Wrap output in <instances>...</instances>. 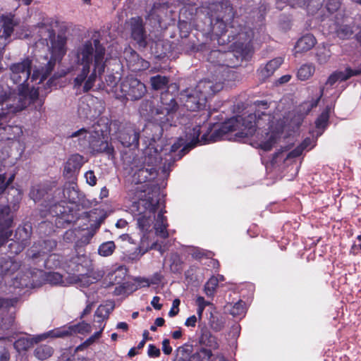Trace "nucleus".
I'll list each match as a JSON object with an SVG mask.
<instances>
[{
    "instance_id": "f257e3e1",
    "label": "nucleus",
    "mask_w": 361,
    "mask_h": 361,
    "mask_svg": "<svg viewBox=\"0 0 361 361\" xmlns=\"http://www.w3.org/2000/svg\"><path fill=\"white\" fill-rule=\"evenodd\" d=\"M179 108L176 94L169 90L161 93L160 102L157 106L151 100H145L140 106V113L142 116L152 118L161 123H175L177 125V111Z\"/></svg>"
},
{
    "instance_id": "f03ea898",
    "label": "nucleus",
    "mask_w": 361,
    "mask_h": 361,
    "mask_svg": "<svg viewBox=\"0 0 361 361\" xmlns=\"http://www.w3.org/2000/svg\"><path fill=\"white\" fill-rule=\"evenodd\" d=\"M35 27L38 29L39 40L42 41L43 44L46 43L49 51L47 55L41 56L37 59L41 63L39 68H54L57 63H60L65 54L64 47L66 39L60 35L56 37L55 32L50 25L40 23L36 25Z\"/></svg>"
},
{
    "instance_id": "7ed1b4c3",
    "label": "nucleus",
    "mask_w": 361,
    "mask_h": 361,
    "mask_svg": "<svg viewBox=\"0 0 361 361\" xmlns=\"http://www.w3.org/2000/svg\"><path fill=\"white\" fill-rule=\"evenodd\" d=\"M260 118L257 116L256 114H250L245 117L233 116L227 121L223 122L219 127L215 129L210 135V140L216 142L224 139V137L230 133L237 131L235 136L238 137H247L252 136L257 127L259 123Z\"/></svg>"
},
{
    "instance_id": "20e7f679",
    "label": "nucleus",
    "mask_w": 361,
    "mask_h": 361,
    "mask_svg": "<svg viewBox=\"0 0 361 361\" xmlns=\"http://www.w3.org/2000/svg\"><path fill=\"white\" fill-rule=\"evenodd\" d=\"M160 204V190L157 186L149 188L142 197L133 203L131 209L137 216V225L142 232L149 230Z\"/></svg>"
},
{
    "instance_id": "39448f33",
    "label": "nucleus",
    "mask_w": 361,
    "mask_h": 361,
    "mask_svg": "<svg viewBox=\"0 0 361 361\" xmlns=\"http://www.w3.org/2000/svg\"><path fill=\"white\" fill-rule=\"evenodd\" d=\"M39 90L37 88H30L27 84L23 83L18 88V92H11L4 90L0 85V105L6 102L4 109L5 115L16 114L25 109L30 104L35 103L39 98Z\"/></svg>"
},
{
    "instance_id": "423d86ee",
    "label": "nucleus",
    "mask_w": 361,
    "mask_h": 361,
    "mask_svg": "<svg viewBox=\"0 0 361 361\" xmlns=\"http://www.w3.org/2000/svg\"><path fill=\"white\" fill-rule=\"evenodd\" d=\"M204 127L207 128V131L200 138V135L202 128V126L196 125L192 128L188 126L185 128V137H178L171 146V153H175L178 151V154L173 157L174 161L180 159L190 149L195 147L198 144L205 145L209 142H213L210 140L209 135L212 130V126L209 124L208 126L206 125Z\"/></svg>"
},
{
    "instance_id": "0eeeda50",
    "label": "nucleus",
    "mask_w": 361,
    "mask_h": 361,
    "mask_svg": "<svg viewBox=\"0 0 361 361\" xmlns=\"http://www.w3.org/2000/svg\"><path fill=\"white\" fill-rule=\"evenodd\" d=\"M90 132L88 147L92 154H104L109 159H115V150L111 143L107 141V134H110L109 119L99 118L92 126Z\"/></svg>"
},
{
    "instance_id": "6e6552de",
    "label": "nucleus",
    "mask_w": 361,
    "mask_h": 361,
    "mask_svg": "<svg viewBox=\"0 0 361 361\" xmlns=\"http://www.w3.org/2000/svg\"><path fill=\"white\" fill-rule=\"evenodd\" d=\"M95 47L94 48L90 41H87L82 46L79 47L75 53V61L78 65L82 66V68H105L110 66V63L106 59L104 60L105 48L100 44L98 39L93 41Z\"/></svg>"
},
{
    "instance_id": "1a4fd4ad",
    "label": "nucleus",
    "mask_w": 361,
    "mask_h": 361,
    "mask_svg": "<svg viewBox=\"0 0 361 361\" xmlns=\"http://www.w3.org/2000/svg\"><path fill=\"white\" fill-rule=\"evenodd\" d=\"M254 38L253 30L248 27H241L240 30L232 35V40H234L231 47H233L235 49L234 51H230L226 54V57L233 61V59L238 60L241 58V61H247L251 59L252 53V46L251 42Z\"/></svg>"
},
{
    "instance_id": "9d476101",
    "label": "nucleus",
    "mask_w": 361,
    "mask_h": 361,
    "mask_svg": "<svg viewBox=\"0 0 361 361\" xmlns=\"http://www.w3.org/2000/svg\"><path fill=\"white\" fill-rule=\"evenodd\" d=\"M152 149L154 147H152L145 149L143 166L133 175V178L137 184L153 180L158 175L157 166L162 159L161 148L160 149H154V154H152Z\"/></svg>"
},
{
    "instance_id": "9b49d317",
    "label": "nucleus",
    "mask_w": 361,
    "mask_h": 361,
    "mask_svg": "<svg viewBox=\"0 0 361 361\" xmlns=\"http://www.w3.org/2000/svg\"><path fill=\"white\" fill-rule=\"evenodd\" d=\"M111 133L125 147L139 146L140 130L136 128L135 124L127 121L114 120L109 121Z\"/></svg>"
},
{
    "instance_id": "f8f14e48",
    "label": "nucleus",
    "mask_w": 361,
    "mask_h": 361,
    "mask_svg": "<svg viewBox=\"0 0 361 361\" xmlns=\"http://www.w3.org/2000/svg\"><path fill=\"white\" fill-rule=\"evenodd\" d=\"M63 269L69 274L77 275L79 280L87 276L90 277L92 271V263L85 253H76L66 260Z\"/></svg>"
},
{
    "instance_id": "ddd939ff",
    "label": "nucleus",
    "mask_w": 361,
    "mask_h": 361,
    "mask_svg": "<svg viewBox=\"0 0 361 361\" xmlns=\"http://www.w3.org/2000/svg\"><path fill=\"white\" fill-rule=\"evenodd\" d=\"M48 212L56 218L55 225L58 228H65L79 219L76 211L68 207L66 200L51 205Z\"/></svg>"
},
{
    "instance_id": "4468645a",
    "label": "nucleus",
    "mask_w": 361,
    "mask_h": 361,
    "mask_svg": "<svg viewBox=\"0 0 361 361\" xmlns=\"http://www.w3.org/2000/svg\"><path fill=\"white\" fill-rule=\"evenodd\" d=\"M120 87L123 94L131 101L140 100L147 92L145 85L132 75L125 78Z\"/></svg>"
},
{
    "instance_id": "2eb2a0df",
    "label": "nucleus",
    "mask_w": 361,
    "mask_h": 361,
    "mask_svg": "<svg viewBox=\"0 0 361 361\" xmlns=\"http://www.w3.org/2000/svg\"><path fill=\"white\" fill-rule=\"evenodd\" d=\"M176 126L175 123L168 122V123H165L161 121H155L154 123L145 125L143 128V133L149 140V144L147 148L149 147H154V149H152V154H154V149H158L154 145L157 141H159L161 138L164 131L168 130L171 127H176Z\"/></svg>"
},
{
    "instance_id": "dca6fc26",
    "label": "nucleus",
    "mask_w": 361,
    "mask_h": 361,
    "mask_svg": "<svg viewBox=\"0 0 361 361\" xmlns=\"http://www.w3.org/2000/svg\"><path fill=\"white\" fill-rule=\"evenodd\" d=\"M32 231V226L28 224L19 226L16 230L13 242L8 245L10 252L16 255L20 253L27 245Z\"/></svg>"
},
{
    "instance_id": "f3484780",
    "label": "nucleus",
    "mask_w": 361,
    "mask_h": 361,
    "mask_svg": "<svg viewBox=\"0 0 361 361\" xmlns=\"http://www.w3.org/2000/svg\"><path fill=\"white\" fill-rule=\"evenodd\" d=\"M13 216L8 205L0 206V247L7 243L13 231Z\"/></svg>"
},
{
    "instance_id": "a211bd4d",
    "label": "nucleus",
    "mask_w": 361,
    "mask_h": 361,
    "mask_svg": "<svg viewBox=\"0 0 361 361\" xmlns=\"http://www.w3.org/2000/svg\"><path fill=\"white\" fill-rule=\"evenodd\" d=\"M184 107L190 111H196L206 107L207 101L195 89L188 88L180 93Z\"/></svg>"
},
{
    "instance_id": "6ab92c4d",
    "label": "nucleus",
    "mask_w": 361,
    "mask_h": 361,
    "mask_svg": "<svg viewBox=\"0 0 361 361\" xmlns=\"http://www.w3.org/2000/svg\"><path fill=\"white\" fill-rule=\"evenodd\" d=\"M218 77L219 75H216L214 73L212 79H202L198 82L195 88H194L202 97H205L207 102L223 89L222 82L218 80Z\"/></svg>"
},
{
    "instance_id": "aec40b11",
    "label": "nucleus",
    "mask_w": 361,
    "mask_h": 361,
    "mask_svg": "<svg viewBox=\"0 0 361 361\" xmlns=\"http://www.w3.org/2000/svg\"><path fill=\"white\" fill-rule=\"evenodd\" d=\"M130 30L131 37L136 42L139 47H147L149 40L147 38L142 18H133L130 22Z\"/></svg>"
},
{
    "instance_id": "412c9836",
    "label": "nucleus",
    "mask_w": 361,
    "mask_h": 361,
    "mask_svg": "<svg viewBox=\"0 0 361 361\" xmlns=\"http://www.w3.org/2000/svg\"><path fill=\"white\" fill-rule=\"evenodd\" d=\"M200 326V335L198 336V343L200 345L199 349L209 350L213 353V350H218L219 343L216 336L213 335L206 325Z\"/></svg>"
},
{
    "instance_id": "4be33fe9",
    "label": "nucleus",
    "mask_w": 361,
    "mask_h": 361,
    "mask_svg": "<svg viewBox=\"0 0 361 361\" xmlns=\"http://www.w3.org/2000/svg\"><path fill=\"white\" fill-rule=\"evenodd\" d=\"M90 331V324L82 321L76 324L71 325L68 328L58 329L51 331L48 333V335L55 338H63L68 336H72L75 334H85Z\"/></svg>"
},
{
    "instance_id": "5701e85b",
    "label": "nucleus",
    "mask_w": 361,
    "mask_h": 361,
    "mask_svg": "<svg viewBox=\"0 0 361 361\" xmlns=\"http://www.w3.org/2000/svg\"><path fill=\"white\" fill-rule=\"evenodd\" d=\"M90 69H82V71L74 79V86L75 87H80L82 83L83 92H89L94 85L97 79V69H92V72L90 73Z\"/></svg>"
},
{
    "instance_id": "b1692460",
    "label": "nucleus",
    "mask_w": 361,
    "mask_h": 361,
    "mask_svg": "<svg viewBox=\"0 0 361 361\" xmlns=\"http://www.w3.org/2000/svg\"><path fill=\"white\" fill-rule=\"evenodd\" d=\"M83 159V156L79 154H72L65 164L63 176L68 179L75 177L84 164Z\"/></svg>"
},
{
    "instance_id": "393cba45",
    "label": "nucleus",
    "mask_w": 361,
    "mask_h": 361,
    "mask_svg": "<svg viewBox=\"0 0 361 361\" xmlns=\"http://www.w3.org/2000/svg\"><path fill=\"white\" fill-rule=\"evenodd\" d=\"M211 11H214L215 15L221 17L222 20L230 21L233 20L235 12L229 0H222L219 2L212 4L209 6Z\"/></svg>"
},
{
    "instance_id": "a878e982",
    "label": "nucleus",
    "mask_w": 361,
    "mask_h": 361,
    "mask_svg": "<svg viewBox=\"0 0 361 361\" xmlns=\"http://www.w3.org/2000/svg\"><path fill=\"white\" fill-rule=\"evenodd\" d=\"M178 46L180 49L187 54L204 51L207 49V44L200 42L195 35H189L188 38L178 40Z\"/></svg>"
},
{
    "instance_id": "bb28decb",
    "label": "nucleus",
    "mask_w": 361,
    "mask_h": 361,
    "mask_svg": "<svg viewBox=\"0 0 361 361\" xmlns=\"http://www.w3.org/2000/svg\"><path fill=\"white\" fill-rule=\"evenodd\" d=\"M361 74V69H345L344 71H336L328 78L326 85L332 87L336 82L346 81L353 76Z\"/></svg>"
},
{
    "instance_id": "cd10ccee",
    "label": "nucleus",
    "mask_w": 361,
    "mask_h": 361,
    "mask_svg": "<svg viewBox=\"0 0 361 361\" xmlns=\"http://www.w3.org/2000/svg\"><path fill=\"white\" fill-rule=\"evenodd\" d=\"M165 205L163 203V208L161 209L160 212L158 213L156 222L154 224V229L157 235L166 239L169 237V232L167 231V228L169 224L167 223V218L164 215L166 211L164 209Z\"/></svg>"
},
{
    "instance_id": "c85d7f7f",
    "label": "nucleus",
    "mask_w": 361,
    "mask_h": 361,
    "mask_svg": "<svg viewBox=\"0 0 361 361\" xmlns=\"http://www.w3.org/2000/svg\"><path fill=\"white\" fill-rule=\"evenodd\" d=\"M20 268V264L9 256L0 257V276L12 275Z\"/></svg>"
},
{
    "instance_id": "c756f323",
    "label": "nucleus",
    "mask_w": 361,
    "mask_h": 361,
    "mask_svg": "<svg viewBox=\"0 0 361 361\" xmlns=\"http://www.w3.org/2000/svg\"><path fill=\"white\" fill-rule=\"evenodd\" d=\"M215 13L211 11L209 7L203 13L202 16L197 22V27L206 34H210L214 29L212 27L214 22Z\"/></svg>"
},
{
    "instance_id": "7c9ffc66",
    "label": "nucleus",
    "mask_w": 361,
    "mask_h": 361,
    "mask_svg": "<svg viewBox=\"0 0 361 361\" xmlns=\"http://www.w3.org/2000/svg\"><path fill=\"white\" fill-rule=\"evenodd\" d=\"M109 71V69H107ZM105 69H99L98 76L99 80L102 81L103 85L102 88L109 87L111 90H112L114 87H115L118 82L121 79V73L119 72H116V75L111 72L107 71L106 75L104 74ZM102 87V86H99Z\"/></svg>"
},
{
    "instance_id": "2f4dec72",
    "label": "nucleus",
    "mask_w": 361,
    "mask_h": 361,
    "mask_svg": "<svg viewBox=\"0 0 361 361\" xmlns=\"http://www.w3.org/2000/svg\"><path fill=\"white\" fill-rule=\"evenodd\" d=\"M166 11V8L164 4L154 3L146 16V19L149 20L153 24V26L159 25L161 27L162 15L165 13Z\"/></svg>"
},
{
    "instance_id": "473e14b6",
    "label": "nucleus",
    "mask_w": 361,
    "mask_h": 361,
    "mask_svg": "<svg viewBox=\"0 0 361 361\" xmlns=\"http://www.w3.org/2000/svg\"><path fill=\"white\" fill-rule=\"evenodd\" d=\"M47 337V336L44 334L32 339L24 337L19 338L14 342L13 346L14 348L18 353H21L27 350L30 348H31L33 345L34 343H37L39 341H42L43 338H46Z\"/></svg>"
},
{
    "instance_id": "72a5a7b5",
    "label": "nucleus",
    "mask_w": 361,
    "mask_h": 361,
    "mask_svg": "<svg viewBox=\"0 0 361 361\" xmlns=\"http://www.w3.org/2000/svg\"><path fill=\"white\" fill-rule=\"evenodd\" d=\"M151 85L153 90H159L165 87L173 89L175 91H178V87L176 84H171L169 86V78L167 76L157 75L150 78Z\"/></svg>"
},
{
    "instance_id": "f704fd0d",
    "label": "nucleus",
    "mask_w": 361,
    "mask_h": 361,
    "mask_svg": "<svg viewBox=\"0 0 361 361\" xmlns=\"http://www.w3.org/2000/svg\"><path fill=\"white\" fill-rule=\"evenodd\" d=\"M316 44L315 37L311 34H307L300 37L296 42V52H303L311 49Z\"/></svg>"
},
{
    "instance_id": "c9c22d12",
    "label": "nucleus",
    "mask_w": 361,
    "mask_h": 361,
    "mask_svg": "<svg viewBox=\"0 0 361 361\" xmlns=\"http://www.w3.org/2000/svg\"><path fill=\"white\" fill-rule=\"evenodd\" d=\"M126 66L128 68L140 66L148 68L149 62L140 58L139 55L134 51L125 52Z\"/></svg>"
},
{
    "instance_id": "e433bc0d",
    "label": "nucleus",
    "mask_w": 361,
    "mask_h": 361,
    "mask_svg": "<svg viewBox=\"0 0 361 361\" xmlns=\"http://www.w3.org/2000/svg\"><path fill=\"white\" fill-rule=\"evenodd\" d=\"M215 75H219L218 80L222 82V85H229L230 82H234L238 79V73L231 69H216Z\"/></svg>"
},
{
    "instance_id": "4c0bfd02",
    "label": "nucleus",
    "mask_w": 361,
    "mask_h": 361,
    "mask_svg": "<svg viewBox=\"0 0 361 361\" xmlns=\"http://www.w3.org/2000/svg\"><path fill=\"white\" fill-rule=\"evenodd\" d=\"M1 22L2 23V27L4 29L1 37H4L5 39H7L11 37L13 32V28L18 25V23L14 21L13 16L5 15L1 16Z\"/></svg>"
},
{
    "instance_id": "58836bf2",
    "label": "nucleus",
    "mask_w": 361,
    "mask_h": 361,
    "mask_svg": "<svg viewBox=\"0 0 361 361\" xmlns=\"http://www.w3.org/2000/svg\"><path fill=\"white\" fill-rule=\"evenodd\" d=\"M76 188V184L72 183L65 185L63 190V197L70 203H76L79 200V191Z\"/></svg>"
},
{
    "instance_id": "ea45409f",
    "label": "nucleus",
    "mask_w": 361,
    "mask_h": 361,
    "mask_svg": "<svg viewBox=\"0 0 361 361\" xmlns=\"http://www.w3.org/2000/svg\"><path fill=\"white\" fill-rule=\"evenodd\" d=\"M329 117L330 109L326 107L317 118L314 123L316 128L319 130H321L319 135H322L329 126Z\"/></svg>"
},
{
    "instance_id": "a19ab883",
    "label": "nucleus",
    "mask_w": 361,
    "mask_h": 361,
    "mask_svg": "<svg viewBox=\"0 0 361 361\" xmlns=\"http://www.w3.org/2000/svg\"><path fill=\"white\" fill-rule=\"evenodd\" d=\"M226 20H222L221 17H219L215 15L214 22L212 25L214 29L212 31H211V33L217 37L219 35H222L223 34L229 32V30L226 29Z\"/></svg>"
},
{
    "instance_id": "79ce46f5",
    "label": "nucleus",
    "mask_w": 361,
    "mask_h": 361,
    "mask_svg": "<svg viewBox=\"0 0 361 361\" xmlns=\"http://www.w3.org/2000/svg\"><path fill=\"white\" fill-rule=\"evenodd\" d=\"M53 353L54 349L50 345H39L35 349L34 355L37 359L44 360L50 357Z\"/></svg>"
},
{
    "instance_id": "37998d69",
    "label": "nucleus",
    "mask_w": 361,
    "mask_h": 361,
    "mask_svg": "<svg viewBox=\"0 0 361 361\" xmlns=\"http://www.w3.org/2000/svg\"><path fill=\"white\" fill-rule=\"evenodd\" d=\"M78 111L81 118L91 119L95 116V114H92V109L86 99L80 100Z\"/></svg>"
},
{
    "instance_id": "c03bdc74",
    "label": "nucleus",
    "mask_w": 361,
    "mask_h": 361,
    "mask_svg": "<svg viewBox=\"0 0 361 361\" xmlns=\"http://www.w3.org/2000/svg\"><path fill=\"white\" fill-rule=\"evenodd\" d=\"M213 353L209 350L198 349L195 353L190 355L188 361H212Z\"/></svg>"
},
{
    "instance_id": "a18cd8bd",
    "label": "nucleus",
    "mask_w": 361,
    "mask_h": 361,
    "mask_svg": "<svg viewBox=\"0 0 361 361\" xmlns=\"http://www.w3.org/2000/svg\"><path fill=\"white\" fill-rule=\"evenodd\" d=\"M114 308V305L108 307L107 305H100L95 311L94 316L98 319L97 322L102 323L104 320L108 319L110 313Z\"/></svg>"
},
{
    "instance_id": "49530a36",
    "label": "nucleus",
    "mask_w": 361,
    "mask_h": 361,
    "mask_svg": "<svg viewBox=\"0 0 361 361\" xmlns=\"http://www.w3.org/2000/svg\"><path fill=\"white\" fill-rule=\"evenodd\" d=\"M270 104V102L266 100L255 101L253 103L255 108L254 114H256L257 116L260 119H262L263 116H269L266 111L269 108Z\"/></svg>"
},
{
    "instance_id": "de8ad7c7",
    "label": "nucleus",
    "mask_w": 361,
    "mask_h": 361,
    "mask_svg": "<svg viewBox=\"0 0 361 361\" xmlns=\"http://www.w3.org/2000/svg\"><path fill=\"white\" fill-rule=\"evenodd\" d=\"M62 257L61 255L50 254L44 261V267L48 269H57L61 266Z\"/></svg>"
},
{
    "instance_id": "09e8293b",
    "label": "nucleus",
    "mask_w": 361,
    "mask_h": 361,
    "mask_svg": "<svg viewBox=\"0 0 361 361\" xmlns=\"http://www.w3.org/2000/svg\"><path fill=\"white\" fill-rule=\"evenodd\" d=\"M116 250V245L114 241H106L102 243L98 248V253L102 257L111 255Z\"/></svg>"
},
{
    "instance_id": "8fccbe9b",
    "label": "nucleus",
    "mask_w": 361,
    "mask_h": 361,
    "mask_svg": "<svg viewBox=\"0 0 361 361\" xmlns=\"http://www.w3.org/2000/svg\"><path fill=\"white\" fill-rule=\"evenodd\" d=\"M209 324L213 331H214L215 332H219L224 329L225 322L223 318L218 317L211 314L209 320Z\"/></svg>"
},
{
    "instance_id": "3c124183",
    "label": "nucleus",
    "mask_w": 361,
    "mask_h": 361,
    "mask_svg": "<svg viewBox=\"0 0 361 361\" xmlns=\"http://www.w3.org/2000/svg\"><path fill=\"white\" fill-rule=\"evenodd\" d=\"M170 269L174 274H180L183 270V261L179 255H174L171 258Z\"/></svg>"
},
{
    "instance_id": "603ef678",
    "label": "nucleus",
    "mask_w": 361,
    "mask_h": 361,
    "mask_svg": "<svg viewBox=\"0 0 361 361\" xmlns=\"http://www.w3.org/2000/svg\"><path fill=\"white\" fill-rule=\"evenodd\" d=\"M245 313V302L239 300L230 310V314L233 317H240Z\"/></svg>"
},
{
    "instance_id": "864d4df0",
    "label": "nucleus",
    "mask_w": 361,
    "mask_h": 361,
    "mask_svg": "<svg viewBox=\"0 0 361 361\" xmlns=\"http://www.w3.org/2000/svg\"><path fill=\"white\" fill-rule=\"evenodd\" d=\"M190 354L191 350L189 348L180 346L177 350V353L173 361H188Z\"/></svg>"
},
{
    "instance_id": "5fc2aeb1",
    "label": "nucleus",
    "mask_w": 361,
    "mask_h": 361,
    "mask_svg": "<svg viewBox=\"0 0 361 361\" xmlns=\"http://www.w3.org/2000/svg\"><path fill=\"white\" fill-rule=\"evenodd\" d=\"M164 46L165 44L164 41L158 40L157 42H152L151 48L155 49L154 53L158 57H164L166 54V51L163 50Z\"/></svg>"
},
{
    "instance_id": "6e6d98bb",
    "label": "nucleus",
    "mask_w": 361,
    "mask_h": 361,
    "mask_svg": "<svg viewBox=\"0 0 361 361\" xmlns=\"http://www.w3.org/2000/svg\"><path fill=\"white\" fill-rule=\"evenodd\" d=\"M276 142V136L274 135H271L267 140L263 141L259 144V147L264 151L268 152L273 148Z\"/></svg>"
},
{
    "instance_id": "4d7b16f0",
    "label": "nucleus",
    "mask_w": 361,
    "mask_h": 361,
    "mask_svg": "<svg viewBox=\"0 0 361 361\" xmlns=\"http://www.w3.org/2000/svg\"><path fill=\"white\" fill-rule=\"evenodd\" d=\"M88 133H90V132L86 128H82L68 135V137L71 138L78 137V142L80 144H81L80 142L86 139Z\"/></svg>"
},
{
    "instance_id": "13d9d810",
    "label": "nucleus",
    "mask_w": 361,
    "mask_h": 361,
    "mask_svg": "<svg viewBox=\"0 0 361 361\" xmlns=\"http://www.w3.org/2000/svg\"><path fill=\"white\" fill-rule=\"evenodd\" d=\"M314 69H298L297 77L304 81L310 78L314 73Z\"/></svg>"
},
{
    "instance_id": "bf43d9fd",
    "label": "nucleus",
    "mask_w": 361,
    "mask_h": 361,
    "mask_svg": "<svg viewBox=\"0 0 361 361\" xmlns=\"http://www.w3.org/2000/svg\"><path fill=\"white\" fill-rule=\"evenodd\" d=\"M218 283L215 279H210L204 286V292L207 295H212L214 294Z\"/></svg>"
},
{
    "instance_id": "052dcab7",
    "label": "nucleus",
    "mask_w": 361,
    "mask_h": 361,
    "mask_svg": "<svg viewBox=\"0 0 361 361\" xmlns=\"http://www.w3.org/2000/svg\"><path fill=\"white\" fill-rule=\"evenodd\" d=\"M352 34H353V31H352L351 28L346 25L341 26L337 30V35L338 37H340L341 39L348 38L349 37H350L352 35Z\"/></svg>"
},
{
    "instance_id": "680f3d73",
    "label": "nucleus",
    "mask_w": 361,
    "mask_h": 361,
    "mask_svg": "<svg viewBox=\"0 0 361 361\" xmlns=\"http://www.w3.org/2000/svg\"><path fill=\"white\" fill-rule=\"evenodd\" d=\"M189 25L186 22L179 23L180 27V39L188 38L189 35H194L195 34L188 31Z\"/></svg>"
},
{
    "instance_id": "e2e57ef3",
    "label": "nucleus",
    "mask_w": 361,
    "mask_h": 361,
    "mask_svg": "<svg viewBox=\"0 0 361 361\" xmlns=\"http://www.w3.org/2000/svg\"><path fill=\"white\" fill-rule=\"evenodd\" d=\"M233 35V31L231 30L228 33L223 34L222 35L217 36V41L219 45H224L232 42V35Z\"/></svg>"
},
{
    "instance_id": "0e129e2a",
    "label": "nucleus",
    "mask_w": 361,
    "mask_h": 361,
    "mask_svg": "<svg viewBox=\"0 0 361 361\" xmlns=\"http://www.w3.org/2000/svg\"><path fill=\"white\" fill-rule=\"evenodd\" d=\"M62 276L56 272H50L47 275V280L52 284H58L62 281Z\"/></svg>"
},
{
    "instance_id": "69168bd1",
    "label": "nucleus",
    "mask_w": 361,
    "mask_h": 361,
    "mask_svg": "<svg viewBox=\"0 0 361 361\" xmlns=\"http://www.w3.org/2000/svg\"><path fill=\"white\" fill-rule=\"evenodd\" d=\"M10 68H32V59L26 57L20 63H13Z\"/></svg>"
},
{
    "instance_id": "338daca9",
    "label": "nucleus",
    "mask_w": 361,
    "mask_h": 361,
    "mask_svg": "<svg viewBox=\"0 0 361 361\" xmlns=\"http://www.w3.org/2000/svg\"><path fill=\"white\" fill-rule=\"evenodd\" d=\"M180 304V300L178 298H176L173 300L172 307L171 308L169 316L171 317H175L179 312V305Z\"/></svg>"
},
{
    "instance_id": "774afa93",
    "label": "nucleus",
    "mask_w": 361,
    "mask_h": 361,
    "mask_svg": "<svg viewBox=\"0 0 361 361\" xmlns=\"http://www.w3.org/2000/svg\"><path fill=\"white\" fill-rule=\"evenodd\" d=\"M147 355L149 357H158L161 355L160 350L154 344H149L148 345Z\"/></svg>"
}]
</instances>
